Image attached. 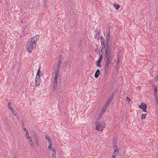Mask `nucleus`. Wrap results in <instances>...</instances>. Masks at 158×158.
<instances>
[{
	"instance_id": "41",
	"label": "nucleus",
	"mask_w": 158,
	"mask_h": 158,
	"mask_svg": "<svg viewBox=\"0 0 158 158\" xmlns=\"http://www.w3.org/2000/svg\"><path fill=\"white\" fill-rule=\"evenodd\" d=\"M104 106H106V107L107 108L109 106V105H107L106 104Z\"/></svg>"
},
{
	"instance_id": "16",
	"label": "nucleus",
	"mask_w": 158,
	"mask_h": 158,
	"mask_svg": "<svg viewBox=\"0 0 158 158\" xmlns=\"http://www.w3.org/2000/svg\"><path fill=\"white\" fill-rule=\"evenodd\" d=\"M105 57L110 58V52H105Z\"/></svg>"
},
{
	"instance_id": "43",
	"label": "nucleus",
	"mask_w": 158,
	"mask_h": 158,
	"mask_svg": "<svg viewBox=\"0 0 158 158\" xmlns=\"http://www.w3.org/2000/svg\"><path fill=\"white\" fill-rule=\"evenodd\" d=\"M23 130L25 131V132L27 131V130L26 128H24L23 129Z\"/></svg>"
},
{
	"instance_id": "5",
	"label": "nucleus",
	"mask_w": 158,
	"mask_h": 158,
	"mask_svg": "<svg viewBox=\"0 0 158 158\" xmlns=\"http://www.w3.org/2000/svg\"><path fill=\"white\" fill-rule=\"evenodd\" d=\"M39 38V36L38 35H35L31 38V40L30 43L32 44H35L36 45L37 41Z\"/></svg>"
},
{
	"instance_id": "12",
	"label": "nucleus",
	"mask_w": 158,
	"mask_h": 158,
	"mask_svg": "<svg viewBox=\"0 0 158 158\" xmlns=\"http://www.w3.org/2000/svg\"><path fill=\"white\" fill-rule=\"evenodd\" d=\"M100 73V71L99 69H97L94 75V77L96 78H97L98 77Z\"/></svg>"
},
{
	"instance_id": "13",
	"label": "nucleus",
	"mask_w": 158,
	"mask_h": 158,
	"mask_svg": "<svg viewBox=\"0 0 158 158\" xmlns=\"http://www.w3.org/2000/svg\"><path fill=\"white\" fill-rule=\"evenodd\" d=\"M38 136H35V143L38 147L39 145L38 141Z\"/></svg>"
},
{
	"instance_id": "17",
	"label": "nucleus",
	"mask_w": 158,
	"mask_h": 158,
	"mask_svg": "<svg viewBox=\"0 0 158 158\" xmlns=\"http://www.w3.org/2000/svg\"><path fill=\"white\" fill-rule=\"evenodd\" d=\"M11 104L10 102L8 103L7 107L10 110H13V108L11 106Z\"/></svg>"
},
{
	"instance_id": "6",
	"label": "nucleus",
	"mask_w": 158,
	"mask_h": 158,
	"mask_svg": "<svg viewBox=\"0 0 158 158\" xmlns=\"http://www.w3.org/2000/svg\"><path fill=\"white\" fill-rule=\"evenodd\" d=\"M147 105L143 103H142L141 105H139V107L142 109L143 111L144 112H147Z\"/></svg>"
},
{
	"instance_id": "11",
	"label": "nucleus",
	"mask_w": 158,
	"mask_h": 158,
	"mask_svg": "<svg viewBox=\"0 0 158 158\" xmlns=\"http://www.w3.org/2000/svg\"><path fill=\"white\" fill-rule=\"evenodd\" d=\"M60 58H59L56 66L60 67V64L61 63V55H60Z\"/></svg>"
},
{
	"instance_id": "50",
	"label": "nucleus",
	"mask_w": 158,
	"mask_h": 158,
	"mask_svg": "<svg viewBox=\"0 0 158 158\" xmlns=\"http://www.w3.org/2000/svg\"><path fill=\"white\" fill-rule=\"evenodd\" d=\"M15 158H16L15 157Z\"/></svg>"
},
{
	"instance_id": "14",
	"label": "nucleus",
	"mask_w": 158,
	"mask_h": 158,
	"mask_svg": "<svg viewBox=\"0 0 158 158\" xmlns=\"http://www.w3.org/2000/svg\"><path fill=\"white\" fill-rule=\"evenodd\" d=\"M40 80H35V84L36 86L37 87L40 86Z\"/></svg>"
},
{
	"instance_id": "22",
	"label": "nucleus",
	"mask_w": 158,
	"mask_h": 158,
	"mask_svg": "<svg viewBox=\"0 0 158 158\" xmlns=\"http://www.w3.org/2000/svg\"><path fill=\"white\" fill-rule=\"evenodd\" d=\"M101 39V43H105V40L102 36H101L100 37Z\"/></svg>"
},
{
	"instance_id": "30",
	"label": "nucleus",
	"mask_w": 158,
	"mask_h": 158,
	"mask_svg": "<svg viewBox=\"0 0 158 158\" xmlns=\"http://www.w3.org/2000/svg\"><path fill=\"white\" fill-rule=\"evenodd\" d=\"M58 77H54V82H57V79H58Z\"/></svg>"
},
{
	"instance_id": "4",
	"label": "nucleus",
	"mask_w": 158,
	"mask_h": 158,
	"mask_svg": "<svg viewBox=\"0 0 158 158\" xmlns=\"http://www.w3.org/2000/svg\"><path fill=\"white\" fill-rule=\"evenodd\" d=\"M106 44H111L112 43V37L110 35V32L109 31L107 34L106 36Z\"/></svg>"
},
{
	"instance_id": "29",
	"label": "nucleus",
	"mask_w": 158,
	"mask_h": 158,
	"mask_svg": "<svg viewBox=\"0 0 158 158\" xmlns=\"http://www.w3.org/2000/svg\"><path fill=\"white\" fill-rule=\"evenodd\" d=\"M120 56L118 54L117 57V64H118L119 63V58Z\"/></svg>"
},
{
	"instance_id": "47",
	"label": "nucleus",
	"mask_w": 158,
	"mask_h": 158,
	"mask_svg": "<svg viewBox=\"0 0 158 158\" xmlns=\"http://www.w3.org/2000/svg\"><path fill=\"white\" fill-rule=\"evenodd\" d=\"M111 158H117L116 157H111Z\"/></svg>"
},
{
	"instance_id": "15",
	"label": "nucleus",
	"mask_w": 158,
	"mask_h": 158,
	"mask_svg": "<svg viewBox=\"0 0 158 158\" xmlns=\"http://www.w3.org/2000/svg\"><path fill=\"white\" fill-rule=\"evenodd\" d=\"M57 85V82H53V91H55L56 90Z\"/></svg>"
},
{
	"instance_id": "49",
	"label": "nucleus",
	"mask_w": 158,
	"mask_h": 158,
	"mask_svg": "<svg viewBox=\"0 0 158 158\" xmlns=\"http://www.w3.org/2000/svg\"><path fill=\"white\" fill-rule=\"evenodd\" d=\"M156 79H158V76L156 77Z\"/></svg>"
},
{
	"instance_id": "40",
	"label": "nucleus",
	"mask_w": 158,
	"mask_h": 158,
	"mask_svg": "<svg viewBox=\"0 0 158 158\" xmlns=\"http://www.w3.org/2000/svg\"><path fill=\"white\" fill-rule=\"evenodd\" d=\"M26 135H28V134H29V132H28V131H27L26 132Z\"/></svg>"
},
{
	"instance_id": "39",
	"label": "nucleus",
	"mask_w": 158,
	"mask_h": 158,
	"mask_svg": "<svg viewBox=\"0 0 158 158\" xmlns=\"http://www.w3.org/2000/svg\"><path fill=\"white\" fill-rule=\"evenodd\" d=\"M22 126L23 127H24V123H23V120L22 121Z\"/></svg>"
},
{
	"instance_id": "42",
	"label": "nucleus",
	"mask_w": 158,
	"mask_h": 158,
	"mask_svg": "<svg viewBox=\"0 0 158 158\" xmlns=\"http://www.w3.org/2000/svg\"><path fill=\"white\" fill-rule=\"evenodd\" d=\"M103 48H102V49H101V52H102V54L103 53Z\"/></svg>"
},
{
	"instance_id": "10",
	"label": "nucleus",
	"mask_w": 158,
	"mask_h": 158,
	"mask_svg": "<svg viewBox=\"0 0 158 158\" xmlns=\"http://www.w3.org/2000/svg\"><path fill=\"white\" fill-rule=\"evenodd\" d=\"M41 69V67L39 66L38 70L37 73L36 74V76L35 77V80H40V70Z\"/></svg>"
},
{
	"instance_id": "32",
	"label": "nucleus",
	"mask_w": 158,
	"mask_h": 158,
	"mask_svg": "<svg viewBox=\"0 0 158 158\" xmlns=\"http://www.w3.org/2000/svg\"><path fill=\"white\" fill-rule=\"evenodd\" d=\"M107 108L106 106H104L103 108V110L102 111H103V112L104 113L105 112L106 110L107 109Z\"/></svg>"
},
{
	"instance_id": "38",
	"label": "nucleus",
	"mask_w": 158,
	"mask_h": 158,
	"mask_svg": "<svg viewBox=\"0 0 158 158\" xmlns=\"http://www.w3.org/2000/svg\"><path fill=\"white\" fill-rule=\"evenodd\" d=\"M26 136L27 139L30 138V136H29V134H28V135H26Z\"/></svg>"
},
{
	"instance_id": "25",
	"label": "nucleus",
	"mask_w": 158,
	"mask_h": 158,
	"mask_svg": "<svg viewBox=\"0 0 158 158\" xmlns=\"http://www.w3.org/2000/svg\"><path fill=\"white\" fill-rule=\"evenodd\" d=\"M52 156L53 158L55 156V155L56 152V150H54V151L52 152Z\"/></svg>"
},
{
	"instance_id": "33",
	"label": "nucleus",
	"mask_w": 158,
	"mask_h": 158,
	"mask_svg": "<svg viewBox=\"0 0 158 158\" xmlns=\"http://www.w3.org/2000/svg\"><path fill=\"white\" fill-rule=\"evenodd\" d=\"M104 60H105L110 61V58L105 57Z\"/></svg>"
},
{
	"instance_id": "36",
	"label": "nucleus",
	"mask_w": 158,
	"mask_h": 158,
	"mask_svg": "<svg viewBox=\"0 0 158 158\" xmlns=\"http://www.w3.org/2000/svg\"><path fill=\"white\" fill-rule=\"evenodd\" d=\"M126 100L128 101L129 102L131 101V99L128 97H127L126 98Z\"/></svg>"
},
{
	"instance_id": "1",
	"label": "nucleus",
	"mask_w": 158,
	"mask_h": 158,
	"mask_svg": "<svg viewBox=\"0 0 158 158\" xmlns=\"http://www.w3.org/2000/svg\"><path fill=\"white\" fill-rule=\"evenodd\" d=\"M100 119H97L95 122V124L96 125V129L98 131H102L105 127V123L102 122L99 123Z\"/></svg>"
},
{
	"instance_id": "37",
	"label": "nucleus",
	"mask_w": 158,
	"mask_h": 158,
	"mask_svg": "<svg viewBox=\"0 0 158 158\" xmlns=\"http://www.w3.org/2000/svg\"><path fill=\"white\" fill-rule=\"evenodd\" d=\"M51 151H52V152H53V151H54V150H56V149L54 148H53V147H52V148H51V149H50Z\"/></svg>"
},
{
	"instance_id": "28",
	"label": "nucleus",
	"mask_w": 158,
	"mask_h": 158,
	"mask_svg": "<svg viewBox=\"0 0 158 158\" xmlns=\"http://www.w3.org/2000/svg\"><path fill=\"white\" fill-rule=\"evenodd\" d=\"M147 115V114H143L141 116V118L142 119H144L146 116Z\"/></svg>"
},
{
	"instance_id": "2",
	"label": "nucleus",
	"mask_w": 158,
	"mask_h": 158,
	"mask_svg": "<svg viewBox=\"0 0 158 158\" xmlns=\"http://www.w3.org/2000/svg\"><path fill=\"white\" fill-rule=\"evenodd\" d=\"M26 47L27 52L31 53L32 52L33 50L36 47V45L35 44H32L29 42L27 44Z\"/></svg>"
},
{
	"instance_id": "23",
	"label": "nucleus",
	"mask_w": 158,
	"mask_h": 158,
	"mask_svg": "<svg viewBox=\"0 0 158 158\" xmlns=\"http://www.w3.org/2000/svg\"><path fill=\"white\" fill-rule=\"evenodd\" d=\"M49 145L48 147V148L49 149H51V148H52V142H49Z\"/></svg>"
},
{
	"instance_id": "3",
	"label": "nucleus",
	"mask_w": 158,
	"mask_h": 158,
	"mask_svg": "<svg viewBox=\"0 0 158 158\" xmlns=\"http://www.w3.org/2000/svg\"><path fill=\"white\" fill-rule=\"evenodd\" d=\"M113 148L114 149V151L111 157H115L118 153L119 150L118 149V147L115 143H114L113 144Z\"/></svg>"
},
{
	"instance_id": "48",
	"label": "nucleus",
	"mask_w": 158,
	"mask_h": 158,
	"mask_svg": "<svg viewBox=\"0 0 158 158\" xmlns=\"http://www.w3.org/2000/svg\"><path fill=\"white\" fill-rule=\"evenodd\" d=\"M98 49H97V50H96V51H95V52H97L98 51Z\"/></svg>"
},
{
	"instance_id": "45",
	"label": "nucleus",
	"mask_w": 158,
	"mask_h": 158,
	"mask_svg": "<svg viewBox=\"0 0 158 158\" xmlns=\"http://www.w3.org/2000/svg\"><path fill=\"white\" fill-rule=\"evenodd\" d=\"M48 0H44V2L45 3V4L46 5V3L47 2Z\"/></svg>"
},
{
	"instance_id": "35",
	"label": "nucleus",
	"mask_w": 158,
	"mask_h": 158,
	"mask_svg": "<svg viewBox=\"0 0 158 158\" xmlns=\"http://www.w3.org/2000/svg\"><path fill=\"white\" fill-rule=\"evenodd\" d=\"M55 77H59V73H57V72H55Z\"/></svg>"
},
{
	"instance_id": "34",
	"label": "nucleus",
	"mask_w": 158,
	"mask_h": 158,
	"mask_svg": "<svg viewBox=\"0 0 158 158\" xmlns=\"http://www.w3.org/2000/svg\"><path fill=\"white\" fill-rule=\"evenodd\" d=\"M29 142L30 144L32 146L33 144V143L32 140L31 139H30Z\"/></svg>"
},
{
	"instance_id": "46",
	"label": "nucleus",
	"mask_w": 158,
	"mask_h": 158,
	"mask_svg": "<svg viewBox=\"0 0 158 158\" xmlns=\"http://www.w3.org/2000/svg\"><path fill=\"white\" fill-rule=\"evenodd\" d=\"M102 52H101L100 53H99V55H101L102 54Z\"/></svg>"
},
{
	"instance_id": "44",
	"label": "nucleus",
	"mask_w": 158,
	"mask_h": 158,
	"mask_svg": "<svg viewBox=\"0 0 158 158\" xmlns=\"http://www.w3.org/2000/svg\"><path fill=\"white\" fill-rule=\"evenodd\" d=\"M106 104L108 105H109L110 103H108L107 102H106Z\"/></svg>"
},
{
	"instance_id": "9",
	"label": "nucleus",
	"mask_w": 158,
	"mask_h": 158,
	"mask_svg": "<svg viewBox=\"0 0 158 158\" xmlns=\"http://www.w3.org/2000/svg\"><path fill=\"white\" fill-rule=\"evenodd\" d=\"M105 64L104 66V70L106 71L109 67V64L110 62V61L105 60Z\"/></svg>"
},
{
	"instance_id": "18",
	"label": "nucleus",
	"mask_w": 158,
	"mask_h": 158,
	"mask_svg": "<svg viewBox=\"0 0 158 158\" xmlns=\"http://www.w3.org/2000/svg\"><path fill=\"white\" fill-rule=\"evenodd\" d=\"M45 138L46 139L48 140V142H52V140L51 138V137L48 135L46 136Z\"/></svg>"
},
{
	"instance_id": "24",
	"label": "nucleus",
	"mask_w": 158,
	"mask_h": 158,
	"mask_svg": "<svg viewBox=\"0 0 158 158\" xmlns=\"http://www.w3.org/2000/svg\"><path fill=\"white\" fill-rule=\"evenodd\" d=\"M114 5L116 10L118 9L120 7L119 5L117 4H114Z\"/></svg>"
},
{
	"instance_id": "20",
	"label": "nucleus",
	"mask_w": 158,
	"mask_h": 158,
	"mask_svg": "<svg viewBox=\"0 0 158 158\" xmlns=\"http://www.w3.org/2000/svg\"><path fill=\"white\" fill-rule=\"evenodd\" d=\"M60 69V67L56 66V70L55 72H57L59 73V71Z\"/></svg>"
},
{
	"instance_id": "7",
	"label": "nucleus",
	"mask_w": 158,
	"mask_h": 158,
	"mask_svg": "<svg viewBox=\"0 0 158 158\" xmlns=\"http://www.w3.org/2000/svg\"><path fill=\"white\" fill-rule=\"evenodd\" d=\"M102 58L103 56H102V54L101 55H100V57L99 58L98 60L96 62V65L97 67L99 68H101V63L102 62Z\"/></svg>"
},
{
	"instance_id": "27",
	"label": "nucleus",
	"mask_w": 158,
	"mask_h": 158,
	"mask_svg": "<svg viewBox=\"0 0 158 158\" xmlns=\"http://www.w3.org/2000/svg\"><path fill=\"white\" fill-rule=\"evenodd\" d=\"M12 111V112L13 114L15 115L16 116L17 114V113L14 110V109H13V110H11Z\"/></svg>"
},
{
	"instance_id": "19",
	"label": "nucleus",
	"mask_w": 158,
	"mask_h": 158,
	"mask_svg": "<svg viewBox=\"0 0 158 158\" xmlns=\"http://www.w3.org/2000/svg\"><path fill=\"white\" fill-rule=\"evenodd\" d=\"M104 112H103V111H102L100 113L99 116H98V119H99L100 120L101 118H102V115H103L104 114Z\"/></svg>"
},
{
	"instance_id": "21",
	"label": "nucleus",
	"mask_w": 158,
	"mask_h": 158,
	"mask_svg": "<svg viewBox=\"0 0 158 158\" xmlns=\"http://www.w3.org/2000/svg\"><path fill=\"white\" fill-rule=\"evenodd\" d=\"M113 98L112 97H111L109 98L107 100V102L108 103L110 104L111 102L113 99Z\"/></svg>"
},
{
	"instance_id": "26",
	"label": "nucleus",
	"mask_w": 158,
	"mask_h": 158,
	"mask_svg": "<svg viewBox=\"0 0 158 158\" xmlns=\"http://www.w3.org/2000/svg\"><path fill=\"white\" fill-rule=\"evenodd\" d=\"M100 33L98 32L97 34H96L95 35H94V37L96 39H99V36L98 35H99Z\"/></svg>"
},
{
	"instance_id": "8",
	"label": "nucleus",
	"mask_w": 158,
	"mask_h": 158,
	"mask_svg": "<svg viewBox=\"0 0 158 158\" xmlns=\"http://www.w3.org/2000/svg\"><path fill=\"white\" fill-rule=\"evenodd\" d=\"M111 44H106V47L105 52H111Z\"/></svg>"
},
{
	"instance_id": "31",
	"label": "nucleus",
	"mask_w": 158,
	"mask_h": 158,
	"mask_svg": "<svg viewBox=\"0 0 158 158\" xmlns=\"http://www.w3.org/2000/svg\"><path fill=\"white\" fill-rule=\"evenodd\" d=\"M105 43H101V46L102 48H104L105 47Z\"/></svg>"
}]
</instances>
